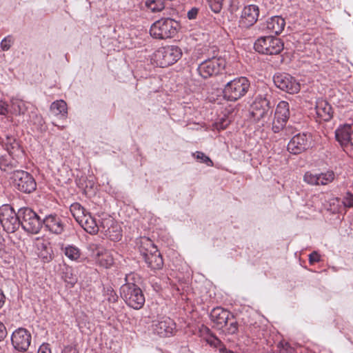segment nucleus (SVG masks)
<instances>
[{
  "mask_svg": "<svg viewBox=\"0 0 353 353\" xmlns=\"http://www.w3.org/2000/svg\"><path fill=\"white\" fill-rule=\"evenodd\" d=\"M182 56L180 48L175 46H168L159 48L151 55L150 61L152 65L161 68L173 65L179 61Z\"/></svg>",
  "mask_w": 353,
  "mask_h": 353,
  "instance_id": "1",
  "label": "nucleus"
},
{
  "mask_svg": "<svg viewBox=\"0 0 353 353\" xmlns=\"http://www.w3.org/2000/svg\"><path fill=\"white\" fill-rule=\"evenodd\" d=\"M250 86V81L246 77L234 78L225 85L223 97L228 101H236L245 95Z\"/></svg>",
  "mask_w": 353,
  "mask_h": 353,
  "instance_id": "2",
  "label": "nucleus"
},
{
  "mask_svg": "<svg viewBox=\"0 0 353 353\" xmlns=\"http://www.w3.org/2000/svg\"><path fill=\"white\" fill-rule=\"evenodd\" d=\"M178 26V23L170 18L161 19L152 23L150 34L158 39L172 38L176 34Z\"/></svg>",
  "mask_w": 353,
  "mask_h": 353,
  "instance_id": "3",
  "label": "nucleus"
},
{
  "mask_svg": "<svg viewBox=\"0 0 353 353\" xmlns=\"http://www.w3.org/2000/svg\"><path fill=\"white\" fill-rule=\"evenodd\" d=\"M121 296L130 307L136 310L141 308L145 303L142 290L134 283L123 285L121 288Z\"/></svg>",
  "mask_w": 353,
  "mask_h": 353,
  "instance_id": "4",
  "label": "nucleus"
},
{
  "mask_svg": "<svg viewBox=\"0 0 353 353\" xmlns=\"http://www.w3.org/2000/svg\"><path fill=\"white\" fill-rule=\"evenodd\" d=\"M251 114L256 121H261L264 125L270 121L272 114L270 101L261 95L257 96L252 104Z\"/></svg>",
  "mask_w": 353,
  "mask_h": 353,
  "instance_id": "5",
  "label": "nucleus"
},
{
  "mask_svg": "<svg viewBox=\"0 0 353 353\" xmlns=\"http://www.w3.org/2000/svg\"><path fill=\"white\" fill-rule=\"evenodd\" d=\"M20 225L28 232L37 234L41 227L43 221L29 208L19 209Z\"/></svg>",
  "mask_w": 353,
  "mask_h": 353,
  "instance_id": "6",
  "label": "nucleus"
},
{
  "mask_svg": "<svg viewBox=\"0 0 353 353\" xmlns=\"http://www.w3.org/2000/svg\"><path fill=\"white\" fill-rule=\"evenodd\" d=\"M254 49L264 54H277L283 49V43L280 39L272 37H261L254 43Z\"/></svg>",
  "mask_w": 353,
  "mask_h": 353,
  "instance_id": "7",
  "label": "nucleus"
},
{
  "mask_svg": "<svg viewBox=\"0 0 353 353\" xmlns=\"http://www.w3.org/2000/svg\"><path fill=\"white\" fill-rule=\"evenodd\" d=\"M0 222L3 229L8 232H14L20 226L19 210L17 214L10 205L0 207Z\"/></svg>",
  "mask_w": 353,
  "mask_h": 353,
  "instance_id": "8",
  "label": "nucleus"
},
{
  "mask_svg": "<svg viewBox=\"0 0 353 353\" xmlns=\"http://www.w3.org/2000/svg\"><path fill=\"white\" fill-rule=\"evenodd\" d=\"M13 185L24 193L33 192L37 187L34 179L28 172L18 170L12 173L10 177Z\"/></svg>",
  "mask_w": 353,
  "mask_h": 353,
  "instance_id": "9",
  "label": "nucleus"
},
{
  "mask_svg": "<svg viewBox=\"0 0 353 353\" xmlns=\"http://www.w3.org/2000/svg\"><path fill=\"white\" fill-rule=\"evenodd\" d=\"M225 60L221 57H213L200 63L197 68L199 74L204 79L219 74L225 66Z\"/></svg>",
  "mask_w": 353,
  "mask_h": 353,
  "instance_id": "10",
  "label": "nucleus"
},
{
  "mask_svg": "<svg viewBox=\"0 0 353 353\" xmlns=\"http://www.w3.org/2000/svg\"><path fill=\"white\" fill-rule=\"evenodd\" d=\"M273 81L278 88L288 93L294 94L300 90V84L293 77L287 73L276 74Z\"/></svg>",
  "mask_w": 353,
  "mask_h": 353,
  "instance_id": "11",
  "label": "nucleus"
},
{
  "mask_svg": "<svg viewBox=\"0 0 353 353\" xmlns=\"http://www.w3.org/2000/svg\"><path fill=\"white\" fill-rule=\"evenodd\" d=\"M146 245L148 247L145 251L141 250L148 266L152 270H159L163 265V259L157 248L148 239L145 240Z\"/></svg>",
  "mask_w": 353,
  "mask_h": 353,
  "instance_id": "12",
  "label": "nucleus"
},
{
  "mask_svg": "<svg viewBox=\"0 0 353 353\" xmlns=\"http://www.w3.org/2000/svg\"><path fill=\"white\" fill-rule=\"evenodd\" d=\"M259 17V8L258 6L254 4L245 6L241 10L239 26L243 29H248L256 23Z\"/></svg>",
  "mask_w": 353,
  "mask_h": 353,
  "instance_id": "13",
  "label": "nucleus"
},
{
  "mask_svg": "<svg viewBox=\"0 0 353 353\" xmlns=\"http://www.w3.org/2000/svg\"><path fill=\"white\" fill-rule=\"evenodd\" d=\"M290 117L289 104L288 102L280 101L276 108L274 119L272 122V130L275 133L279 132L285 125Z\"/></svg>",
  "mask_w": 353,
  "mask_h": 353,
  "instance_id": "14",
  "label": "nucleus"
},
{
  "mask_svg": "<svg viewBox=\"0 0 353 353\" xmlns=\"http://www.w3.org/2000/svg\"><path fill=\"white\" fill-rule=\"evenodd\" d=\"M101 232L113 241L121 240L122 236L120 225L111 217L102 219L101 222Z\"/></svg>",
  "mask_w": 353,
  "mask_h": 353,
  "instance_id": "15",
  "label": "nucleus"
},
{
  "mask_svg": "<svg viewBox=\"0 0 353 353\" xmlns=\"http://www.w3.org/2000/svg\"><path fill=\"white\" fill-rule=\"evenodd\" d=\"M11 341L13 346L19 350H26L30 345V333L25 328H18L12 334Z\"/></svg>",
  "mask_w": 353,
  "mask_h": 353,
  "instance_id": "16",
  "label": "nucleus"
},
{
  "mask_svg": "<svg viewBox=\"0 0 353 353\" xmlns=\"http://www.w3.org/2000/svg\"><path fill=\"white\" fill-rule=\"evenodd\" d=\"M310 137L306 134L294 136L288 144V150L292 154H299L310 146Z\"/></svg>",
  "mask_w": 353,
  "mask_h": 353,
  "instance_id": "17",
  "label": "nucleus"
},
{
  "mask_svg": "<svg viewBox=\"0 0 353 353\" xmlns=\"http://www.w3.org/2000/svg\"><path fill=\"white\" fill-rule=\"evenodd\" d=\"M153 332L160 336H169L173 334L175 329V323L169 317H162L152 323Z\"/></svg>",
  "mask_w": 353,
  "mask_h": 353,
  "instance_id": "18",
  "label": "nucleus"
},
{
  "mask_svg": "<svg viewBox=\"0 0 353 353\" xmlns=\"http://www.w3.org/2000/svg\"><path fill=\"white\" fill-rule=\"evenodd\" d=\"M35 245L37 255L44 263H48L52 260L53 250L49 241L37 239Z\"/></svg>",
  "mask_w": 353,
  "mask_h": 353,
  "instance_id": "19",
  "label": "nucleus"
},
{
  "mask_svg": "<svg viewBox=\"0 0 353 353\" xmlns=\"http://www.w3.org/2000/svg\"><path fill=\"white\" fill-rule=\"evenodd\" d=\"M335 136L341 146H353V130L350 125L339 128L335 132Z\"/></svg>",
  "mask_w": 353,
  "mask_h": 353,
  "instance_id": "20",
  "label": "nucleus"
},
{
  "mask_svg": "<svg viewBox=\"0 0 353 353\" xmlns=\"http://www.w3.org/2000/svg\"><path fill=\"white\" fill-rule=\"evenodd\" d=\"M230 314L222 307L214 308L210 312V319L217 329L225 327L229 320Z\"/></svg>",
  "mask_w": 353,
  "mask_h": 353,
  "instance_id": "21",
  "label": "nucleus"
},
{
  "mask_svg": "<svg viewBox=\"0 0 353 353\" xmlns=\"http://www.w3.org/2000/svg\"><path fill=\"white\" fill-rule=\"evenodd\" d=\"M285 26V22L283 18L280 16H274L266 21L263 29L279 34L283 30Z\"/></svg>",
  "mask_w": 353,
  "mask_h": 353,
  "instance_id": "22",
  "label": "nucleus"
},
{
  "mask_svg": "<svg viewBox=\"0 0 353 353\" xmlns=\"http://www.w3.org/2000/svg\"><path fill=\"white\" fill-rule=\"evenodd\" d=\"M43 223L49 231L54 234H61L64 229V225L61 219L56 215L51 214L47 216L43 220Z\"/></svg>",
  "mask_w": 353,
  "mask_h": 353,
  "instance_id": "23",
  "label": "nucleus"
},
{
  "mask_svg": "<svg viewBox=\"0 0 353 353\" xmlns=\"http://www.w3.org/2000/svg\"><path fill=\"white\" fill-rule=\"evenodd\" d=\"M315 111L316 117L321 121H327L332 118V108L325 101H318L315 107Z\"/></svg>",
  "mask_w": 353,
  "mask_h": 353,
  "instance_id": "24",
  "label": "nucleus"
},
{
  "mask_svg": "<svg viewBox=\"0 0 353 353\" xmlns=\"http://www.w3.org/2000/svg\"><path fill=\"white\" fill-rule=\"evenodd\" d=\"M79 225L90 234H94L99 231H101V223L99 224L95 218H94L90 213L86 214L85 218L82 220V222L79 223Z\"/></svg>",
  "mask_w": 353,
  "mask_h": 353,
  "instance_id": "25",
  "label": "nucleus"
},
{
  "mask_svg": "<svg viewBox=\"0 0 353 353\" xmlns=\"http://www.w3.org/2000/svg\"><path fill=\"white\" fill-rule=\"evenodd\" d=\"M6 150L10 155L18 157L22 154V150L19 143L12 136H7L6 140L3 141Z\"/></svg>",
  "mask_w": 353,
  "mask_h": 353,
  "instance_id": "26",
  "label": "nucleus"
},
{
  "mask_svg": "<svg viewBox=\"0 0 353 353\" xmlns=\"http://www.w3.org/2000/svg\"><path fill=\"white\" fill-rule=\"evenodd\" d=\"M61 249L65 256L71 261H78L81 257L80 249L74 245H63Z\"/></svg>",
  "mask_w": 353,
  "mask_h": 353,
  "instance_id": "27",
  "label": "nucleus"
},
{
  "mask_svg": "<svg viewBox=\"0 0 353 353\" xmlns=\"http://www.w3.org/2000/svg\"><path fill=\"white\" fill-rule=\"evenodd\" d=\"M14 155L0 157V169L4 172H10L13 168L18 166V162Z\"/></svg>",
  "mask_w": 353,
  "mask_h": 353,
  "instance_id": "28",
  "label": "nucleus"
},
{
  "mask_svg": "<svg viewBox=\"0 0 353 353\" xmlns=\"http://www.w3.org/2000/svg\"><path fill=\"white\" fill-rule=\"evenodd\" d=\"M50 111L55 116L66 117L68 114L67 104L63 100L54 101L50 105Z\"/></svg>",
  "mask_w": 353,
  "mask_h": 353,
  "instance_id": "29",
  "label": "nucleus"
},
{
  "mask_svg": "<svg viewBox=\"0 0 353 353\" xmlns=\"http://www.w3.org/2000/svg\"><path fill=\"white\" fill-rule=\"evenodd\" d=\"M70 210L73 217L79 223L82 222V220L85 218L86 214L89 213L78 203L72 204Z\"/></svg>",
  "mask_w": 353,
  "mask_h": 353,
  "instance_id": "30",
  "label": "nucleus"
},
{
  "mask_svg": "<svg viewBox=\"0 0 353 353\" xmlns=\"http://www.w3.org/2000/svg\"><path fill=\"white\" fill-rule=\"evenodd\" d=\"M11 112L15 115L25 114L28 107L27 103L20 99H13L11 101Z\"/></svg>",
  "mask_w": 353,
  "mask_h": 353,
  "instance_id": "31",
  "label": "nucleus"
},
{
  "mask_svg": "<svg viewBox=\"0 0 353 353\" xmlns=\"http://www.w3.org/2000/svg\"><path fill=\"white\" fill-rule=\"evenodd\" d=\"M318 177L319 185H325L334 181L335 174L333 171L329 170L325 172L318 174Z\"/></svg>",
  "mask_w": 353,
  "mask_h": 353,
  "instance_id": "32",
  "label": "nucleus"
},
{
  "mask_svg": "<svg viewBox=\"0 0 353 353\" xmlns=\"http://www.w3.org/2000/svg\"><path fill=\"white\" fill-rule=\"evenodd\" d=\"M96 261L99 263L101 265L106 268L110 267L114 263L113 257L107 250H105V253L101 254V256H98Z\"/></svg>",
  "mask_w": 353,
  "mask_h": 353,
  "instance_id": "33",
  "label": "nucleus"
},
{
  "mask_svg": "<svg viewBox=\"0 0 353 353\" xmlns=\"http://www.w3.org/2000/svg\"><path fill=\"white\" fill-rule=\"evenodd\" d=\"M88 250L90 252L91 256L96 259L98 256L105 253V249L97 243H90L88 245Z\"/></svg>",
  "mask_w": 353,
  "mask_h": 353,
  "instance_id": "34",
  "label": "nucleus"
},
{
  "mask_svg": "<svg viewBox=\"0 0 353 353\" xmlns=\"http://www.w3.org/2000/svg\"><path fill=\"white\" fill-rule=\"evenodd\" d=\"M145 6L153 12H159L165 7L163 0H148Z\"/></svg>",
  "mask_w": 353,
  "mask_h": 353,
  "instance_id": "35",
  "label": "nucleus"
},
{
  "mask_svg": "<svg viewBox=\"0 0 353 353\" xmlns=\"http://www.w3.org/2000/svg\"><path fill=\"white\" fill-rule=\"evenodd\" d=\"M319 177L318 174H313L310 172H307L304 174L303 180L305 183L312 185H319Z\"/></svg>",
  "mask_w": 353,
  "mask_h": 353,
  "instance_id": "36",
  "label": "nucleus"
},
{
  "mask_svg": "<svg viewBox=\"0 0 353 353\" xmlns=\"http://www.w3.org/2000/svg\"><path fill=\"white\" fill-rule=\"evenodd\" d=\"M193 156L201 163H205L208 166H213L212 160L202 152H196Z\"/></svg>",
  "mask_w": 353,
  "mask_h": 353,
  "instance_id": "37",
  "label": "nucleus"
},
{
  "mask_svg": "<svg viewBox=\"0 0 353 353\" xmlns=\"http://www.w3.org/2000/svg\"><path fill=\"white\" fill-rule=\"evenodd\" d=\"M223 1L224 0H208V3L214 12L219 13L222 8Z\"/></svg>",
  "mask_w": 353,
  "mask_h": 353,
  "instance_id": "38",
  "label": "nucleus"
},
{
  "mask_svg": "<svg viewBox=\"0 0 353 353\" xmlns=\"http://www.w3.org/2000/svg\"><path fill=\"white\" fill-rule=\"evenodd\" d=\"M13 43V39L11 36H8L1 41V48L3 51L8 50Z\"/></svg>",
  "mask_w": 353,
  "mask_h": 353,
  "instance_id": "39",
  "label": "nucleus"
},
{
  "mask_svg": "<svg viewBox=\"0 0 353 353\" xmlns=\"http://www.w3.org/2000/svg\"><path fill=\"white\" fill-rule=\"evenodd\" d=\"M228 321H230V325L226 329L228 333L230 334H234L236 333V332L238 330L237 322L233 318L232 319L229 318Z\"/></svg>",
  "mask_w": 353,
  "mask_h": 353,
  "instance_id": "40",
  "label": "nucleus"
},
{
  "mask_svg": "<svg viewBox=\"0 0 353 353\" xmlns=\"http://www.w3.org/2000/svg\"><path fill=\"white\" fill-rule=\"evenodd\" d=\"M342 203L346 208L353 207V194L347 192L343 197Z\"/></svg>",
  "mask_w": 353,
  "mask_h": 353,
  "instance_id": "41",
  "label": "nucleus"
},
{
  "mask_svg": "<svg viewBox=\"0 0 353 353\" xmlns=\"http://www.w3.org/2000/svg\"><path fill=\"white\" fill-rule=\"evenodd\" d=\"M230 124V121L226 118H222L219 121L215 123V128L218 130H223Z\"/></svg>",
  "mask_w": 353,
  "mask_h": 353,
  "instance_id": "42",
  "label": "nucleus"
},
{
  "mask_svg": "<svg viewBox=\"0 0 353 353\" xmlns=\"http://www.w3.org/2000/svg\"><path fill=\"white\" fill-rule=\"evenodd\" d=\"M9 105L3 99H0V115L6 116L9 112Z\"/></svg>",
  "mask_w": 353,
  "mask_h": 353,
  "instance_id": "43",
  "label": "nucleus"
},
{
  "mask_svg": "<svg viewBox=\"0 0 353 353\" xmlns=\"http://www.w3.org/2000/svg\"><path fill=\"white\" fill-rule=\"evenodd\" d=\"M309 260L311 263L318 262L320 261V255L316 252H313L310 254Z\"/></svg>",
  "mask_w": 353,
  "mask_h": 353,
  "instance_id": "44",
  "label": "nucleus"
},
{
  "mask_svg": "<svg viewBox=\"0 0 353 353\" xmlns=\"http://www.w3.org/2000/svg\"><path fill=\"white\" fill-rule=\"evenodd\" d=\"M198 14V10L196 8H192L188 12V17L189 19H194L196 18Z\"/></svg>",
  "mask_w": 353,
  "mask_h": 353,
  "instance_id": "45",
  "label": "nucleus"
},
{
  "mask_svg": "<svg viewBox=\"0 0 353 353\" xmlns=\"http://www.w3.org/2000/svg\"><path fill=\"white\" fill-rule=\"evenodd\" d=\"M38 353H51V350L48 345L43 344L39 348Z\"/></svg>",
  "mask_w": 353,
  "mask_h": 353,
  "instance_id": "46",
  "label": "nucleus"
},
{
  "mask_svg": "<svg viewBox=\"0 0 353 353\" xmlns=\"http://www.w3.org/2000/svg\"><path fill=\"white\" fill-rule=\"evenodd\" d=\"M6 334V329L5 325L0 321V341H1Z\"/></svg>",
  "mask_w": 353,
  "mask_h": 353,
  "instance_id": "47",
  "label": "nucleus"
},
{
  "mask_svg": "<svg viewBox=\"0 0 353 353\" xmlns=\"http://www.w3.org/2000/svg\"><path fill=\"white\" fill-rule=\"evenodd\" d=\"M208 342L211 345L216 346L220 343V341L216 337H212L210 339H208Z\"/></svg>",
  "mask_w": 353,
  "mask_h": 353,
  "instance_id": "48",
  "label": "nucleus"
},
{
  "mask_svg": "<svg viewBox=\"0 0 353 353\" xmlns=\"http://www.w3.org/2000/svg\"><path fill=\"white\" fill-rule=\"evenodd\" d=\"M5 303V296L3 292L0 290V308Z\"/></svg>",
  "mask_w": 353,
  "mask_h": 353,
  "instance_id": "49",
  "label": "nucleus"
},
{
  "mask_svg": "<svg viewBox=\"0 0 353 353\" xmlns=\"http://www.w3.org/2000/svg\"><path fill=\"white\" fill-rule=\"evenodd\" d=\"M110 301H116L117 299V296L115 294L111 295V298L109 299Z\"/></svg>",
  "mask_w": 353,
  "mask_h": 353,
  "instance_id": "50",
  "label": "nucleus"
},
{
  "mask_svg": "<svg viewBox=\"0 0 353 353\" xmlns=\"http://www.w3.org/2000/svg\"><path fill=\"white\" fill-rule=\"evenodd\" d=\"M76 280L74 279H72L71 281H68L71 284H74L75 283Z\"/></svg>",
  "mask_w": 353,
  "mask_h": 353,
  "instance_id": "51",
  "label": "nucleus"
},
{
  "mask_svg": "<svg viewBox=\"0 0 353 353\" xmlns=\"http://www.w3.org/2000/svg\"><path fill=\"white\" fill-rule=\"evenodd\" d=\"M2 253H5V251L3 249L0 248V257L2 256V255H1Z\"/></svg>",
  "mask_w": 353,
  "mask_h": 353,
  "instance_id": "52",
  "label": "nucleus"
}]
</instances>
